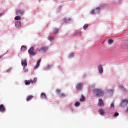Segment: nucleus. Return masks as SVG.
<instances>
[{
	"label": "nucleus",
	"mask_w": 128,
	"mask_h": 128,
	"mask_svg": "<svg viewBox=\"0 0 128 128\" xmlns=\"http://www.w3.org/2000/svg\"><path fill=\"white\" fill-rule=\"evenodd\" d=\"M94 94H96V96H102L104 92L99 88H94L92 90Z\"/></svg>",
	"instance_id": "1"
},
{
	"label": "nucleus",
	"mask_w": 128,
	"mask_h": 128,
	"mask_svg": "<svg viewBox=\"0 0 128 128\" xmlns=\"http://www.w3.org/2000/svg\"><path fill=\"white\" fill-rule=\"evenodd\" d=\"M48 49V46H43L41 48H40L39 52L42 53L46 52Z\"/></svg>",
	"instance_id": "2"
},
{
	"label": "nucleus",
	"mask_w": 128,
	"mask_h": 128,
	"mask_svg": "<svg viewBox=\"0 0 128 128\" xmlns=\"http://www.w3.org/2000/svg\"><path fill=\"white\" fill-rule=\"evenodd\" d=\"M34 47H31L29 50H28V53H30V54L31 56H35L36 54V52H34Z\"/></svg>",
	"instance_id": "3"
},
{
	"label": "nucleus",
	"mask_w": 128,
	"mask_h": 128,
	"mask_svg": "<svg viewBox=\"0 0 128 128\" xmlns=\"http://www.w3.org/2000/svg\"><path fill=\"white\" fill-rule=\"evenodd\" d=\"M128 103V100H124L122 101L120 104V106L122 107H124Z\"/></svg>",
	"instance_id": "4"
},
{
	"label": "nucleus",
	"mask_w": 128,
	"mask_h": 128,
	"mask_svg": "<svg viewBox=\"0 0 128 128\" xmlns=\"http://www.w3.org/2000/svg\"><path fill=\"white\" fill-rule=\"evenodd\" d=\"M98 105L100 107H102L104 106V103L103 102L102 99H99L98 100Z\"/></svg>",
	"instance_id": "5"
},
{
	"label": "nucleus",
	"mask_w": 128,
	"mask_h": 128,
	"mask_svg": "<svg viewBox=\"0 0 128 128\" xmlns=\"http://www.w3.org/2000/svg\"><path fill=\"white\" fill-rule=\"evenodd\" d=\"M100 8L99 7L96 8L95 10H94L91 12V14H94L95 12H100Z\"/></svg>",
	"instance_id": "6"
},
{
	"label": "nucleus",
	"mask_w": 128,
	"mask_h": 128,
	"mask_svg": "<svg viewBox=\"0 0 128 128\" xmlns=\"http://www.w3.org/2000/svg\"><path fill=\"white\" fill-rule=\"evenodd\" d=\"M83 84H78L76 86V89L78 90H80L82 88Z\"/></svg>",
	"instance_id": "7"
},
{
	"label": "nucleus",
	"mask_w": 128,
	"mask_h": 128,
	"mask_svg": "<svg viewBox=\"0 0 128 128\" xmlns=\"http://www.w3.org/2000/svg\"><path fill=\"white\" fill-rule=\"evenodd\" d=\"M6 110V108L4 106V104H1L0 105V112H4V111Z\"/></svg>",
	"instance_id": "8"
},
{
	"label": "nucleus",
	"mask_w": 128,
	"mask_h": 128,
	"mask_svg": "<svg viewBox=\"0 0 128 128\" xmlns=\"http://www.w3.org/2000/svg\"><path fill=\"white\" fill-rule=\"evenodd\" d=\"M24 13V11L22 10H19L17 11L16 12V15L18 16H20Z\"/></svg>",
	"instance_id": "9"
},
{
	"label": "nucleus",
	"mask_w": 128,
	"mask_h": 128,
	"mask_svg": "<svg viewBox=\"0 0 128 128\" xmlns=\"http://www.w3.org/2000/svg\"><path fill=\"white\" fill-rule=\"evenodd\" d=\"M22 64L24 66H26L28 64L26 62V60H22Z\"/></svg>",
	"instance_id": "10"
},
{
	"label": "nucleus",
	"mask_w": 128,
	"mask_h": 128,
	"mask_svg": "<svg viewBox=\"0 0 128 128\" xmlns=\"http://www.w3.org/2000/svg\"><path fill=\"white\" fill-rule=\"evenodd\" d=\"M98 71L100 74L103 73V68L102 66V65L98 66Z\"/></svg>",
	"instance_id": "11"
},
{
	"label": "nucleus",
	"mask_w": 128,
	"mask_h": 128,
	"mask_svg": "<svg viewBox=\"0 0 128 128\" xmlns=\"http://www.w3.org/2000/svg\"><path fill=\"white\" fill-rule=\"evenodd\" d=\"M40 62H41L40 59L39 60H38L37 64H36V66H35L34 69H36V68H38Z\"/></svg>",
	"instance_id": "12"
},
{
	"label": "nucleus",
	"mask_w": 128,
	"mask_h": 128,
	"mask_svg": "<svg viewBox=\"0 0 128 128\" xmlns=\"http://www.w3.org/2000/svg\"><path fill=\"white\" fill-rule=\"evenodd\" d=\"M64 21L66 22V23H68L71 21V18H66L64 19Z\"/></svg>",
	"instance_id": "13"
},
{
	"label": "nucleus",
	"mask_w": 128,
	"mask_h": 128,
	"mask_svg": "<svg viewBox=\"0 0 128 128\" xmlns=\"http://www.w3.org/2000/svg\"><path fill=\"white\" fill-rule=\"evenodd\" d=\"M41 98H46L47 96H46V93L44 92H42L41 94Z\"/></svg>",
	"instance_id": "14"
},
{
	"label": "nucleus",
	"mask_w": 128,
	"mask_h": 128,
	"mask_svg": "<svg viewBox=\"0 0 128 128\" xmlns=\"http://www.w3.org/2000/svg\"><path fill=\"white\" fill-rule=\"evenodd\" d=\"M30 84H32V80H25V84L26 85H29Z\"/></svg>",
	"instance_id": "15"
},
{
	"label": "nucleus",
	"mask_w": 128,
	"mask_h": 128,
	"mask_svg": "<svg viewBox=\"0 0 128 128\" xmlns=\"http://www.w3.org/2000/svg\"><path fill=\"white\" fill-rule=\"evenodd\" d=\"M33 98L34 96H28L27 98V99H26V100H27V102L30 101Z\"/></svg>",
	"instance_id": "16"
},
{
	"label": "nucleus",
	"mask_w": 128,
	"mask_h": 128,
	"mask_svg": "<svg viewBox=\"0 0 128 128\" xmlns=\"http://www.w3.org/2000/svg\"><path fill=\"white\" fill-rule=\"evenodd\" d=\"M85 100V97L84 96V95L81 96V98L80 99V102H84Z\"/></svg>",
	"instance_id": "17"
},
{
	"label": "nucleus",
	"mask_w": 128,
	"mask_h": 128,
	"mask_svg": "<svg viewBox=\"0 0 128 128\" xmlns=\"http://www.w3.org/2000/svg\"><path fill=\"white\" fill-rule=\"evenodd\" d=\"M21 24L20 22H15V26L16 28H18Z\"/></svg>",
	"instance_id": "18"
},
{
	"label": "nucleus",
	"mask_w": 128,
	"mask_h": 128,
	"mask_svg": "<svg viewBox=\"0 0 128 128\" xmlns=\"http://www.w3.org/2000/svg\"><path fill=\"white\" fill-rule=\"evenodd\" d=\"M99 112L100 114V115H104V112L102 109H100L99 110Z\"/></svg>",
	"instance_id": "19"
},
{
	"label": "nucleus",
	"mask_w": 128,
	"mask_h": 128,
	"mask_svg": "<svg viewBox=\"0 0 128 128\" xmlns=\"http://www.w3.org/2000/svg\"><path fill=\"white\" fill-rule=\"evenodd\" d=\"M60 30L59 28H55L54 30V34H56Z\"/></svg>",
	"instance_id": "20"
},
{
	"label": "nucleus",
	"mask_w": 128,
	"mask_h": 128,
	"mask_svg": "<svg viewBox=\"0 0 128 128\" xmlns=\"http://www.w3.org/2000/svg\"><path fill=\"white\" fill-rule=\"evenodd\" d=\"M26 50V47L24 46H22L21 47V51L24 52Z\"/></svg>",
	"instance_id": "21"
},
{
	"label": "nucleus",
	"mask_w": 128,
	"mask_h": 128,
	"mask_svg": "<svg viewBox=\"0 0 128 128\" xmlns=\"http://www.w3.org/2000/svg\"><path fill=\"white\" fill-rule=\"evenodd\" d=\"M80 102H75V104H74V106H80Z\"/></svg>",
	"instance_id": "22"
},
{
	"label": "nucleus",
	"mask_w": 128,
	"mask_h": 128,
	"mask_svg": "<svg viewBox=\"0 0 128 128\" xmlns=\"http://www.w3.org/2000/svg\"><path fill=\"white\" fill-rule=\"evenodd\" d=\"M20 19H21V18L20 16H16L15 17V20H20Z\"/></svg>",
	"instance_id": "23"
},
{
	"label": "nucleus",
	"mask_w": 128,
	"mask_h": 128,
	"mask_svg": "<svg viewBox=\"0 0 128 128\" xmlns=\"http://www.w3.org/2000/svg\"><path fill=\"white\" fill-rule=\"evenodd\" d=\"M114 42V40L109 39L108 40V43L110 44H112Z\"/></svg>",
	"instance_id": "24"
},
{
	"label": "nucleus",
	"mask_w": 128,
	"mask_h": 128,
	"mask_svg": "<svg viewBox=\"0 0 128 128\" xmlns=\"http://www.w3.org/2000/svg\"><path fill=\"white\" fill-rule=\"evenodd\" d=\"M56 92L58 94H60L61 93V90L60 89H57Z\"/></svg>",
	"instance_id": "25"
},
{
	"label": "nucleus",
	"mask_w": 128,
	"mask_h": 128,
	"mask_svg": "<svg viewBox=\"0 0 128 128\" xmlns=\"http://www.w3.org/2000/svg\"><path fill=\"white\" fill-rule=\"evenodd\" d=\"M120 89L122 90L124 92L126 91V88H124V86H122L121 88H120Z\"/></svg>",
	"instance_id": "26"
},
{
	"label": "nucleus",
	"mask_w": 128,
	"mask_h": 128,
	"mask_svg": "<svg viewBox=\"0 0 128 128\" xmlns=\"http://www.w3.org/2000/svg\"><path fill=\"white\" fill-rule=\"evenodd\" d=\"M88 28V24H86L84 26V30H86V28Z\"/></svg>",
	"instance_id": "27"
},
{
	"label": "nucleus",
	"mask_w": 128,
	"mask_h": 128,
	"mask_svg": "<svg viewBox=\"0 0 128 128\" xmlns=\"http://www.w3.org/2000/svg\"><path fill=\"white\" fill-rule=\"evenodd\" d=\"M74 56V54L71 53L70 55L68 56L69 58H71L72 57Z\"/></svg>",
	"instance_id": "28"
},
{
	"label": "nucleus",
	"mask_w": 128,
	"mask_h": 128,
	"mask_svg": "<svg viewBox=\"0 0 128 128\" xmlns=\"http://www.w3.org/2000/svg\"><path fill=\"white\" fill-rule=\"evenodd\" d=\"M119 116V114L118 112H114V116Z\"/></svg>",
	"instance_id": "29"
},
{
	"label": "nucleus",
	"mask_w": 128,
	"mask_h": 128,
	"mask_svg": "<svg viewBox=\"0 0 128 128\" xmlns=\"http://www.w3.org/2000/svg\"><path fill=\"white\" fill-rule=\"evenodd\" d=\"M52 65H48V66H47V69H50L52 68Z\"/></svg>",
	"instance_id": "30"
},
{
	"label": "nucleus",
	"mask_w": 128,
	"mask_h": 128,
	"mask_svg": "<svg viewBox=\"0 0 128 128\" xmlns=\"http://www.w3.org/2000/svg\"><path fill=\"white\" fill-rule=\"evenodd\" d=\"M60 96L61 97H64V96H66V94L62 93V94H60Z\"/></svg>",
	"instance_id": "31"
},
{
	"label": "nucleus",
	"mask_w": 128,
	"mask_h": 128,
	"mask_svg": "<svg viewBox=\"0 0 128 128\" xmlns=\"http://www.w3.org/2000/svg\"><path fill=\"white\" fill-rule=\"evenodd\" d=\"M38 80V79L36 78H34V80L32 81V84H34V82H36Z\"/></svg>",
	"instance_id": "32"
},
{
	"label": "nucleus",
	"mask_w": 128,
	"mask_h": 128,
	"mask_svg": "<svg viewBox=\"0 0 128 128\" xmlns=\"http://www.w3.org/2000/svg\"><path fill=\"white\" fill-rule=\"evenodd\" d=\"M110 107L112 108H114V105L113 104H112L110 105Z\"/></svg>",
	"instance_id": "33"
},
{
	"label": "nucleus",
	"mask_w": 128,
	"mask_h": 128,
	"mask_svg": "<svg viewBox=\"0 0 128 128\" xmlns=\"http://www.w3.org/2000/svg\"><path fill=\"white\" fill-rule=\"evenodd\" d=\"M49 40L50 41H52V40H54V38L52 37H50L49 38Z\"/></svg>",
	"instance_id": "34"
},
{
	"label": "nucleus",
	"mask_w": 128,
	"mask_h": 128,
	"mask_svg": "<svg viewBox=\"0 0 128 128\" xmlns=\"http://www.w3.org/2000/svg\"><path fill=\"white\" fill-rule=\"evenodd\" d=\"M2 16V14H0V17Z\"/></svg>",
	"instance_id": "35"
}]
</instances>
